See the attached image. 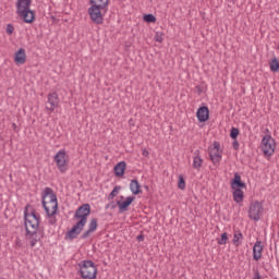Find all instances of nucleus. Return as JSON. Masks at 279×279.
<instances>
[{
    "label": "nucleus",
    "instance_id": "obj_38",
    "mask_svg": "<svg viewBox=\"0 0 279 279\" xmlns=\"http://www.w3.org/2000/svg\"><path fill=\"white\" fill-rule=\"evenodd\" d=\"M253 279H263V277H260V272L258 271V269H256V270L254 271V277H253Z\"/></svg>",
    "mask_w": 279,
    "mask_h": 279
},
{
    "label": "nucleus",
    "instance_id": "obj_1",
    "mask_svg": "<svg viewBox=\"0 0 279 279\" xmlns=\"http://www.w3.org/2000/svg\"><path fill=\"white\" fill-rule=\"evenodd\" d=\"M41 205L49 218L53 217V215L58 213V196L53 193L51 187H45L41 193Z\"/></svg>",
    "mask_w": 279,
    "mask_h": 279
},
{
    "label": "nucleus",
    "instance_id": "obj_9",
    "mask_svg": "<svg viewBox=\"0 0 279 279\" xmlns=\"http://www.w3.org/2000/svg\"><path fill=\"white\" fill-rule=\"evenodd\" d=\"M221 144L217 141L208 148L209 158L215 167H219L221 162Z\"/></svg>",
    "mask_w": 279,
    "mask_h": 279
},
{
    "label": "nucleus",
    "instance_id": "obj_2",
    "mask_svg": "<svg viewBox=\"0 0 279 279\" xmlns=\"http://www.w3.org/2000/svg\"><path fill=\"white\" fill-rule=\"evenodd\" d=\"M80 270L77 274H80L82 279H97V265H95V262L87 259L82 260L78 264Z\"/></svg>",
    "mask_w": 279,
    "mask_h": 279
},
{
    "label": "nucleus",
    "instance_id": "obj_37",
    "mask_svg": "<svg viewBox=\"0 0 279 279\" xmlns=\"http://www.w3.org/2000/svg\"><path fill=\"white\" fill-rule=\"evenodd\" d=\"M117 206H119V205H117V203L114 204V202H110V203L106 206V208L114 209V208H117Z\"/></svg>",
    "mask_w": 279,
    "mask_h": 279
},
{
    "label": "nucleus",
    "instance_id": "obj_13",
    "mask_svg": "<svg viewBox=\"0 0 279 279\" xmlns=\"http://www.w3.org/2000/svg\"><path fill=\"white\" fill-rule=\"evenodd\" d=\"M134 199H136V196H128L125 201H117V206L119 208V213H128V208L132 206Z\"/></svg>",
    "mask_w": 279,
    "mask_h": 279
},
{
    "label": "nucleus",
    "instance_id": "obj_15",
    "mask_svg": "<svg viewBox=\"0 0 279 279\" xmlns=\"http://www.w3.org/2000/svg\"><path fill=\"white\" fill-rule=\"evenodd\" d=\"M17 14H19V16H22L24 23L32 24V23H34V21H36V13L32 9H29L27 11H21Z\"/></svg>",
    "mask_w": 279,
    "mask_h": 279
},
{
    "label": "nucleus",
    "instance_id": "obj_32",
    "mask_svg": "<svg viewBox=\"0 0 279 279\" xmlns=\"http://www.w3.org/2000/svg\"><path fill=\"white\" fill-rule=\"evenodd\" d=\"M228 243V233L223 232L218 240V245H226Z\"/></svg>",
    "mask_w": 279,
    "mask_h": 279
},
{
    "label": "nucleus",
    "instance_id": "obj_26",
    "mask_svg": "<svg viewBox=\"0 0 279 279\" xmlns=\"http://www.w3.org/2000/svg\"><path fill=\"white\" fill-rule=\"evenodd\" d=\"M239 241H243V233H241V231H235V233L233 234V245H236V247H239V245H241V242Z\"/></svg>",
    "mask_w": 279,
    "mask_h": 279
},
{
    "label": "nucleus",
    "instance_id": "obj_12",
    "mask_svg": "<svg viewBox=\"0 0 279 279\" xmlns=\"http://www.w3.org/2000/svg\"><path fill=\"white\" fill-rule=\"evenodd\" d=\"M196 118L198 119V123H206L210 119V109L207 106L199 107L196 111Z\"/></svg>",
    "mask_w": 279,
    "mask_h": 279
},
{
    "label": "nucleus",
    "instance_id": "obj_7",
    "mask_svg": "<svg viewBox=\"0 0 279 279\" xmlns=\"http://www.w3.org/2000/svg\"><path fill=\"white\" fill-rule=\"evenodd\" d=\"M89 216H90V204L85 203L75 210L74 219H78L80 223H83L84 226H86Z\"/></svg>",
    "mask_w": 279,
    "mask_h": 279
},
{
    "label": "nucleus",
    "instance_id": "obj_41",
    "mask_svg": "<svg viewBox=\"0 0 279 279\" xmlns=\"http://www.w3.org/2000/svg\"><path fill=\"white\" fill-rule=\"evenodd\" d=\"M143 156H145V157L149 156V151L143 150Z\"/></svg>",
    "mask_w": 279,
    "mask_h": 279
},
{
    "label": "nucleus",
    "instance_id": "obj_20",
    "mask_svg": "<svg viewBox=\"0 0 279 279\" xmlns=\"http://www.w3.org/2000/svg\"><path fill=\"white\" fill-rule=\"evenodd\" d=\"M130 191L133 193V195H141L143 193V190H141V183H138V180L133 179L130 183Z\"/></svg>",
    "mask_w": 279,
    "mask_h": 279
},
{
    "label": "nucleus",
    "instance_id": "obj_30",
    "mask_svg": "<svg viewBox=\"0 0 279 279\" xmlns=\"http://www.w3.org/2000/svg\"><path fill=\"white\" fill-rule=\"evenodd\" d=\"M97 218H93L88 225L89 232H95V230H97Z\"/></svg>",
    "mask_w": 279,
    "mask_h": 279
},
{
    "label": "nucleus",
    "instance_id": "obj_18",
    "mask_svg": "<svg viewBox=\"0 0 279 279\" xmlns=\"http://www.w3.org/2000/svg\"><path fill=\"white\" fill-rule=\"evenodd\" d=\"M27 60V54L25 53L24 48H20L15 52L14 62L15 64H25V61Z\"/></svg>",
    "mask_w": 279,
    "mask_h": 279
},
{
    "label": "nucleus",
    "instance_id": "obj_23",
    "mask_svg": "<svg viewBox=\"0 0 279 279\" xmlns=\"http://www.w3.org/2000/svg\"><path fill=\"white\" fill-rule=\"evenodd\" d=\"M29 234H32V230H29V227H26L25 238H26L27 241L29 242L31 247H35L36 244L38 243V240L34 239V238L31 236Z\"/></svg>",
    "mask_w": 279,
    "mask_h": 279
},
{
    "label": "nucleus",
    "instance_id": "obj_25",
    "mask_svg": "<svg viewBox=\"0 0 279 279\" xmlns=\"http://www.w3.org/2000/svg\"><path fill=\"white\" fill-rule=\"evenodd\" d=\"M110 0H89L90 5H98L102 8H108Z\"/></svg>",
    "mask_w": 279,
    "mask_h": 279
},
{
    "label": "nucleus",
    "instance_id": "obj_5",
    "mask_svg": "<svg viewBox=\"0 0 279 279\" xmlns=\"http://www.w3.org/2000/svg\"><path fill=\"white\" fill-rule=\"evenodd\" d=\"M53 161L57 165V169H59L60 173H66L69 169V155H66V150H59L54 157Z\"/></svg>",
    "mask_w": 279,
    "mask_h": 279
},
{
    "label": "nucleus",
    "instance_id": "obj_34",
    "mask_svg": "<svg viewBox=\"0 0 279 279\" xmlns=\"http://www.w3.org/2000/svg\"><path fill=\"white\" fill-rule=\"evenodd\" d=\"M5 32L9 34V36H12V34H14V26L12 24H8Z\"/></svg>",
    "mask_w": 279,
    "mask_h": 279
},
{
    "label": "nucleus",
    "instance_id": "obj_28",
    "mask_svg": "<svg viewBox=\"0 0 279 279\" xmlns=\"http://www.w3.org/2000/svg\"><path fill=\"white\" fill-rule=\"evenodd\" d=\"M143 21H144L145 23H156V17H155V15L151 14V13L144 14Z\"/></svg>",
    "mask_w": 279,
    "mask_h": 279
},
{
    "label": "nucleus",
    "instance_id": "obj_31",
    "mask_svg": "<svg viewBox=\"0 0 279 279\" xmlns=\"http://www.w3.org/2000/svg\"><path fill=\"white\" fill-rule=\"evenodd\" d=\"M178 189H180L181 191H184V189H186V181L182 175L179 177Z\"/></svg>",
    "mask_w": 279,
    "mask_h": 279
},
{
    "label": "nucleus",
    "instance_id": "obj_40",
    "mask_svg": "<svg viewBox=\"0 0 279 279\" xmlns=\"http://www.w3.org/2000/svg\"><path fill=\"white\" fill-rule=\"evenodd\" d=\"M137 241L138 242H141V241H145V235H143V234H140V235H137Z\"/></svg>",
    "mask_w": 279,
    "mask_h": 279
},
{
    "label": "nucleus",
    "instance_id": "obj_19",
    "mask_svg": "<svg viewBox=\"0 0 279 279\" xmlns=\"http://www.w3.org/2000/svg\"><path fill=\"white\" fill-rule=\"evenodd\" d=\"M263 256V245H260V241H256L253 246V259L260 260Z\"/></svg>",
    "mask_w": 279,
    "mask_h": 279
},
{
    "label": "nucleus",
    "instance_id": "obj_29",
    "mask_svg": "<svg viewBox=\"0 0 279 279\" xmlns=\"http://www.w3.org/2000/svg\"><path fill=\"white\" fill-rule=\"evenodd\" d=\"M239 134H240V131L238 128H231L230 138H232V141H236V138H239Z\"/></svg>",
    "mask_w": 279,
    "mask_h": 279
},
{
    "label": "nucleus",
    "instance_id": "obj_36",
    "mask_svg": "<svg viewBox=\"0 0 279 279\" xmlns=\"http://www.w3.org/2000/svg\"><path fill=\"white\" fill-rule=\"evenodd\" d=\"M232 147L235 151H239V141L233 140Z\"/></svg>",
    "mask_w": 279,
    "mask_h": 279
},
{
    "label": "nucleus",
    "instance_id": "obj_43",
    "mask_svg": "<svg viewBox=\"0 0 279 279\" xmlns=\"http://www.w3.org/2000/svg\"><path fill=\"white\" fill-rule=\"evenodd\" d=\"M13 128H16V124H15V123H13Z\"/></svg>",
    "mask_w": 279,
    "mask_h": 279
},
{
    "label": "nucleus",
    "instance_id": "obj_8",
    "mask_svg": "<svg viewBox=\"0 0 279 279\" xmlns=\"http://www.w3.org/2000/svg\"><path fill=\"white\" fill-rule=\"evenodd\" d=\"M264 210L263 203L258 201L252 202L248 207V218L253 221H260V215H263Z\"/></svg>",
    "mask_w": 279,
    "mask_h": 279
},
{
    "label": "nucleus",
    "instance_id": "obj_24",
    "mask_svg": "<svg viewBox=\"0 0 279 279\" xmlns=\"http://www.w3.org/2000/svg\"><path fill=\"white\" fill-rule=\"evenodd\" d=\"M269 69L272 73H278L279 71V60L278 58H272L269 62Z\"/></svg>",
    "mask_w": 279,
    "mask_h": 279
},
{
    "label": "nucleus",
    "instance_id": "obj_14",
    "mask_svg": "<svg viewBox=\"0 0 279 279\" xmlns=\"http://www.w3.org/2000/svg\"><path fill=\"white\" fill-rule=\"evenodd\" d=\"M231 189H247V185L245 184V182H243L241 180V174H239V172H235L233 175V179H231L230 182Z\"/></svg>",
    "mask_w": 279,
    "mask_h": 279
},
{
    "label": "nucleus",
    "instance_id": "obj_45",
    "mask_svg": "<svg viewBox=\"0 0 279 279\" xmlns=\"http://www.w3.org/2000/svg\"><path fill=\"white\" fill-rule=\"evenodd\" d=\"M50 223H54V221H50Z\"/></svg>",
    "mask_w": 279,
    "mask_h": 279
},
{
    "label": "nucleus",
    "instance_id": "obj_16",
    "mask_svg": "<svg viewBox=\"0 0 279 279\" xmlns=\"http://www.w3.org/2000/svg\"><path fill=\"white\" fill-rule=\"evenodd\" d=\"M125 169H128L125 161L118 162L113 168L116 178H123V175H125Z\"/></svg>",
    "mask_w": 279,
    "mask_h": 279
},
{
    "label": "nucleus",
    "instance_id": "obj_39",
    "mask_svg": "<svg viewBox=\"0 0 279 279\" xmlns=\"http://www.w3.org/2000/svg\"><path fill=\"white\" fill-rule=\"evenodd\" d=\"M156 43H162V35H159L158 33L155 36Z\"/></svg>",
    "mask_w": 279,
    "mask_h": 279
},
{
    "label": "nucleus",
    "instance_id": "obj_4",
    "mask_svg": "<svg viewBox=\"0 0 279 279\" xmlns=\"http://www.w3.org/2000/svg\"><path fill=\"white\" fill-rule=\"evenodd\" d=\"M24 226L25 230L27 231V228H32V230H38V227L40 226V216L36 214V210H33L31 214L27 213V206L25 207L24 211Z\"/></svg>",
    "mask_w": 279,
    "mask_h": 279
},
{
    "label": "nucleus",
    "instance_id": "obj_27",
    "mask_svg": "<svg viewBox=\"0 0 279 279\" xmlns=\"http://www.w3.org/2000/svg\"><path fill=\"white\" fill-rule=\"evenodd\" d=\"M119 191H121V186L120 185H116L113 187V190L111 191V193L108 195L109 202L114 199V197H117V195H119Z\"/></svg>",
    "mask_w": 279,
    "mask_h": 279
},
{
    "label": "nucleus",
    "instance_id": "obj_33",
    "mask_svg": "<svg viewBox=\"0 0 279 279\" xmlns=\"http://www.w3.org/2000/svg\"><path fill=\"white\" fill-rule=\"evenodd\" d=\"M28 236H32L33 239H36V241H40V239H43V235L38 234V229L31 231V233L28 234Z\"/></svg>",
    "mask_w": 279,
    "mask_h": 279
},
{
    "label": "nucleus",
    "instance_id": "obj_10",
    "mask_svg": "<svg viewBox=\"0 0 279 279\" xmlns=\"http://www.w3.org/2000/svg\"><path fill=\"white\" fill-rule=\"evenodd\" d=\"M86 225L77 221L70 231H68L65 233V241H73L75 239H77V236H80V234H82V230H84V227Z\"/></svg>",
    "mask_w": 279,
    "mask_h": 279
},
{
    "label": "nucleus",
    "instance_id": "obj_6",
    "mask_svg": "<svg viewBox=\"0 0 279 279\" xmlns=\"http://www.w3.org/2000/svg\"><path fill=\"white\" fill-rule=\"evenodd\" d=\"M262 151L266 157L274 156L276 153V140L270 134L262 138Z\"/></svg>",
    "mask_w": 279,
    "mask_h": 279
},
{
    "label": "nucleus",
    "instance_id": "obj_17",
    "mask_svg": "<svg viewBox=\"0 0 279 279\" xmlns=\"http://www.w3.org/2000/svg\"><path fill=\"white\" fill-rule=\"evenodd\" d=\"M32 0H17L16 2V14L32 10Z\"/></svg>",
    "mask_w": 279,
    "mask_h": 279
},
{
    "label": "nucleus",
    "instance_id": "obj_3",
    "mask_svg": "<svg viewBox=\"0 0 279 279\" xmlns=\"http://www.w3.org/2000/svg\"><path fill=\"white\" fill-rule=\"evenodd\" d=\"M106 12H108V7L90 4L88 9L89 19H92L93 23L96 25H104V15Z\"/></svg>",
    "mask_w": 279,
    "mask_h": 279
},
{
    "label": "nucleus",
    "instance_id": "obj_21",
    "mask_svg": "<svg viewBox=\"0 0 279 279\" xmlns=\"http://www.w3.org/2000/svg\"><path fill=\"white\" fill-rule=\"evenodd\" d=\"M232 191L233 201L235 202V204H241V202H243L245 197V193H243V190L241 189H232Z\"/></svg>",
    "mask_w": 279,
    "mask_h": 279
},
{
    "label": "nucleus",
    "instance_id": "obj_11",
    "mask_svg": "<svg viewBox=\"0 0 279 279\" xmlns=\"http://www.w3.org/2000/svg\"><path fill=\"white\" fill-rule=\"evenodd\" d=\"M60 106V98L58 97V93L53 92L48 94V101L46 102V110L49 112H53L56 108Z\"/></svg>",
    "mask_w": 279,
    "mask_h": 279
},
{
    "label": "nucleus",
    "instance_id": "obj_35",
    "mask_svg": "<svg viewBox=\"0 0 279 279\" xmlns=\"http://www.w3.org/2000/svg\"><path fill=\"white\" fill-rule=\"evenodd\" d=\"M90 234H93V231H90L89 229L87 231H85L82 235L81 239H88V236H90Z\"/></svg>",
    "mask_w": 279,
    "mask_h": 279
},
{
    "label": "nucleus",
    "instance_id": "obj_42",
    "mask_svg": "<svg viewBox=\"0 0 279 279\" xmlns=\"http://www.w3.org/2000/svg\"><path fill=\"white\" fill-rule=\"evenodd\" d=\"M46 202H51V195H48Z\"/></svg>",
    "mask_w": 279,
    "mask_h": 279
},
{
    "label": "nucleus",
    "instance_id": "obj_22",
    "mask_svg": "<svg viewBox=\"0 0 279 279\" xmlns=\"http://www.w3.org/2000/svg\"><path fill=\"white\" fill-rule=\"evenodd\" d=\"M195 157L193 158V169H202V165H204V159L199 156V150L195 151Z\"/></svg>",
    "mask_w": 279,
    "mask_h": 279
},
{
    "label": "nucleus",
    "instance_id": "obj_44",
    "mask_svg": "<svg viewBox=\"0 0 279 279\" xmlns=\"http://www.w3.org/2000/svg\"><path fill=\"white\" fill-rule=\"evenodd\" d=\"M120 199H124V197H123V196H120Z\"/></svg>",
    "mask_w": 279,
    "mask_h": 279
}]
</instances>
